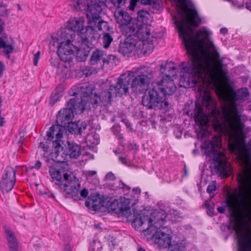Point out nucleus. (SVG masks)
Listing matches in <instances>:
<instances>
[{"mask_svg":"<svg viewBox=\"0 0 251 251\" xmlns=\"http://www.w3.org/2000/svg\"><path fill=\"white\" fill-rule=\"evenodd\" d=\"M186 7L188 11H185L186 17L177 26L179 36L182 39L190 63H223L225 58L220 56L206 30H199L196 35L193 34L192 27L200 25L201 18L195 8L189 7L186 4Z\"/></svg>","mask_w":251,"mask_h":251,"instance_id":"obj_1","label":"nucleus"},{"mask_svg":"<svg viewBox=\"0 0 251 251\" xmlns=\"http://www.w3.org/2000/svg\"><path fill=\"white\" fill-rule=\"evenodd\" d=\"M212 114L214 130L218 135L212 137L202 149H204L205 155L212 157L217 172L225 174L227 167L226 156L223 152L217 150L222 146V136L228 138L230 142H235L243 134L245 125L241 121L240 115L235 116L231 112L225 110L222 115L219 110L215 109Z\"/></svg>","mask_w":251,"mask_h":251,"instance_id":"obj_2","label":"nucleus"},{"mask_svg":"<svg viewBox=\"0 0 251 251\" xmlns=\"http://www.w3.org/2000/svg\"><path fill=\"white\" fill-rule=\"evenodd\" d=\"M194 74L189 76L187 83L190 87L201 86L207 81L213 84L223 94L230 78L226 64H192Z\"/></svg>","mask_w":251,"mask_h":251,"instance_id":"obj_3","label":"nucleus"},{"mask_svg":"<svg viewBox=\"0 0 251 251\" xmlns=\"http://www.w3.org/2000/svg\"><path fill=\"white\" fill-rule=\"evenodd\" d=\"M134 216L132 225L133 227H139L143 225L146 221L148 222V226L144 231L152 233L154 243L160 248H166L170 245L172 237L170 230L163 226L164 221L166 218V213L161 210L155 211L152 214L151 218L148 216H143L136 210H134Z\"/></svg>","mask_w":251,"mask_h":251,"instance_id":"obj_4","label":"nucleus"},{"mask_svg":"<svg viewBox=\"0 0 251 251\" xmlns=\"http://www.w3.org/2000/svg\"><path fill=\"white\" fill-rule=\"evenodd\" d=\"M238 180L239 186L236 197H227L226 204L231 214L238 208L242 215L251 221V167L239 174Z\"/></svg>","mask_w":251,"mask_h":251,"instance_id":"obj_5","label":"nucleus"},{"mask_svg":"<svg viewBox=\"0 0 251 251\" xmlns=\"http://www.w3.org/2000/svg\"><path fill=\"white\" fill-rule=\"evenodd\" d=\"M62 168L60 164L55 163L50 167L49 173L51 178L56 181L55 184L58 185L61 190L65 193L68 198L78 199L79 189L80 183L74 175L65 173L63 179L61 175Z\"/></svg>","mask_w":251,"mask_h":251,"instance_id":"obj_6","label":"nucleus"},{"mask_svg":"<svg viewBox=\"0 0 251 251\" xmlns=\"http://www.w3.org/2000/svg\"><path fill=\"white\" fill-rule=\"evenodd\" d=\"M87 105L83 100L81 103H76L75 98L71 99L67 102L66 108L61 109L56 116V122L59 128L62 127L69 129L71 127L72 120L74 117V114H80L86 109Z\"/></svg>","mask_w":251,"mask_h":251,"instance_id":"obj_7","label":"nucleus"},{"mask_svg":"<svg viewBox=\"0 0 251 251\" xmlns=\"http://www.w3.org/2000/svg\"><path fill=\"white\" fill-rule=\"evenodd\" d=\"M167 65L169 64H161L160 71L164 75L157 83V89L164 96L172 95L176 90V86L171 76L177 75V69L175 67L169 66L167 69Z\"/></svg>","mask_w":251,"mask_h":251,"instance_id":"obj_8","label":"nucleus"},{"mask_svg":"<svg viewBox=\"0 0 251 251\" xmlns=\"http://www.w3.org/2000/svg\"><path fill=\"white\" fill-rule=\"evenodd\" d=\"M106 0H78L76 9L81 12H86L87 20L91 24L95 25L94 20L100 19L103 7L106 5Z\"/></svg>","mask_w":251,"mask_h":251,"instance_id":"obj_9","label":"nucleus"},{"mask_svg":"<svg viewBox=\"0 0 251 251\" xmlns=\"http://www.w3.org/2000/svg\"><path fill=\"white\" fill-rule=\"evenodd\" d=\"M87 21L88 25L79 34L80 42L82 47L85 46L92 48L93 42L98 38L99 36L96 29L99 30H102L103 26H105L107 23L103 21L101 17H100V19L99 20L95 19L94 20L95 25L91 24L89 22V20Z\"/></svg>","mask_w":251,"mask_h":251,"instance_id":"obj_10","label":"nucleus"},{"mask_svg":"<svg viewBox=\"0 0 251 251\" xmlns=\"http://www.w3.org/2000/svg\"><path fill=\"white\" fill-rule=\"evenodd\" d=\"M228 228L235 230L238 238V251H251V229L248 226L247 229L240 227L236 223L231 226L230 225H223L222 230Z\"/></svg>","mask_w":251,"mask_h":251,"instance_id":"obj_11","label":"nucleus"},{"mask_svg":"<svg viewBox=\"0 0 251 251\" xmlns=\"http://www.w3.org/2000/svg\"><path fill=\"white\" fill-rule=\"evenodd\" d=\"M94 90V84L85 82L73 86L70 90L69 93L71 96L76 97L80 96L81 98V100L77 103H81L84 100L87 105L86 109H88L90 108V103H91V99L94 98V95H97L96 93H93Z\"/></svg>","mask_w":251,"mask_h":251,"instance_id":"obj_12","label":"nucleus"},{"mask_svg":"<svg viewBox=\"0 0 251 251\" xmlns=\"http://www.w3.org/2000/svg\"><path fill=\"white\" fill-rule=\"evenodd\" d=\"M186 114L193 117L196 124L200 128V133L202 137H204L208 132V130L206 127L208 126L209 120L203 111L202 105L199 102H196L195 109L193 111H187Z\"/></svg>","mask_w":251,"mask_h":251,"instance_id":"obj_13","label":"nucleus"},{"mask_svg":"<svg viewBox=\"0 0 251 251\" xmlns=\"http://www.w3.org/2000/svg\"><path fill=\"white\" fill-rule=\"evenodd\" d=\"M130 201L128 199L123 198L120 199L119 201L117 200H115L108 206V209L111 211H112L118 215L124 216L126 217L129 220H132L134 218V210L135 208H132V213L131 212V208L130 207ZM137 210V209H136ZM138 211V210H137Z\"/></svg>","mask_w":251,"mask_h":251,"instance_id":"obj_14","label":"nucleus"},{"mask_svg":"<svg viewBox=\"0 0 251 251\" xmlns=\"http://www.w3.org/2000/svg\"><path fill=\"white\" fill-rule=\"evenodd\" d=\"M16 171L7 166L4 170L0 181V187L3 193H8L14 187L16 181Z\"/></svg>","mask_w":251,"mask_h":251,"instance_id":"obj_15","label":"nucleus"},{"mask_svg":"<svg viewBox=\"0 0 251 251\" xmlns=\"http://www.w3.org/2000/svg\"><path fill=\"white\" fill-rule=\"evenodd\" d=\"M152 77V74L150 73L148 75L145 74L138 75L132 81L131 90L136 94L145 93L148 88Z\"/></svg>","mask_w":251,"mask_h":251,"instance_id":"obj_16","label":"nucleus"},{"mask_svg":"<svg viewBox=\"0 0 251 251\" xmlns=\"http://www.w3.org/2000/svg\"><path fill=\"white\" fill-rule=\"evenodd\" d=\"M130 80V74H123L118 78L115 85H110V90L114 92L115 97H121L128 92Z\"/></svg>","mask_w":251,"mask_h":251,"instance_id":"obj_17","label":"nucleus"},{"mask_svg":"<svg viewBox=\"0 0 251 251\" xmlns=\"http://www.w3.org/2000/svg\"><path fill=\"white\" fill-rule=\"evenodd\" d=\"M63 133V129L55 126L50 127L49 130L47 132V140L52 141V147L54 151L57 154L63 149L61 145V138L62 137Z\"/></svg>","mask_w":251,"mask_h":251,"instance_id":"obj_18","label":"nucleus"},{"mask_svg":"<svg viewBox=\"0 0 251 251\" xmlns=\"http://www.w3.org/2000/svg\"><path fill=\"white\" fill-rule=\"evenodd\" d=\"M162 101L161 95L155 87L150 90L148 95L142 97V103L148 109H155Z\"/></svg>","mask_w":251,"mask_h":251,"instance_id":"obj_19","label":"nucleus"},{"mask_svg":"<svg viewBox=\"0 0 251 251\" xmlns=\"http://www.w3.org/2000/svg\"><path fill=\"white\" fill-rule=\"evenodd\" d=\"M75 37V34L73 30L68 27L61 29L58 33V36L56 38L58 46L67 47L75 46L73 44Z\"/></svg>","mask_w":251,"mask_h":251,"instance_id":"obj_20","label":"nucleus"},{"mask_svg":"<svg viewBox=\"0 0 251 251\" xmlns=\"http://www.w3.org/2000/svg\"><path fill=\"white\" fill-rule=\"evenodd\" d=\"M115 97L114 92L110 90V86L107 90L103 91L101 92L100 96L94 95V98L91 100V104L93 106L97 105L99 102H101L104 106H107L111 104L112 98Z\"/></svg>","mask_w":251,"mask_h":251,"instance_id":"obj_21","label":"nucleus"},{"mask_svg":"<svg viewBox=\"0 0 251 251\" xmlns=\"http://www.w3.org/2000/svg\"><path fill=\"white\" fill-rule=\"evenodd\" d=\"M85 204L86 207L95 211L100 210L101 207L107 205L103 197H100V194L91 195L86 201Z\"/></svg>","mask_w":251,"mask_h":251,"instance_id":"obj_22","label":"nucleus"},{"mask_svg":"<svg viewBox=\"0 0 251 251\" xmlns=\"http://www.w3.org/2000/svg\"><path fill=\"white\" fill-rule=\"evenodd\" d=\"M57 48V54L61 60L65 63H70L75 56V46H69L68 48L58 46Z\"/></svg>","mask_w":251,"mask_h":251,"instance_id":"obj_23","label":"nucleus"},{"mask_svg":"<svg viewBox=\"0 0 251 251\" xmlns=\"http://www.w3.org/2000/svg\"><path fill=\"white\" fill-rule=\"evenodd\" d=\"M137 39L133 36L128 35L123 42H121L118 49L119 52L124 55L130 53L136 46Z\"/></svg>","mask_w":251,"mask_h":251,"instance_id":"obj_24","label":"nucleus"},{"mask_svg":"<svg viewBox=\"0 0 251 251\" xmlns=\"http://www.w3.org/2000/svg\"><path fill=\"white\" fill-rule=\"evenodd\" d=\"M114 17L116 22L121 25H126L132 19L127 12L123 10L116 11Z\"/></svg>","mask_w":251,"mask_h":251,"instance_id":"obj_25","label":"nucleus"},{"mask_svg":"<svg viewBox=\"0 0 251 251\" xmlns=\"http://www.w3.org/2000/svg\"><path fill=\"white\" fill-rule=\"evenodd\" d=\"M68 146L65 151L70 158H77L81 153L80 147L74 143L67 142Z\"/></svg>","mask_w":251,"mask_h":251,"instance_id":"obj_26","label":"nucleus"},{"mask_svg":"<svg viewBox=\"0 0 251 251\" xmlns=\"http://www.w3.org/2000/svg\"><path fill=\"white\" fill-rule=\"evenodd\" d=\"M64 88L62 85H58L52 92L50 99L49 104L50 106L53 105L57 101L59 100L64 95Z\"/></svg>","mask_w":251,"mask_h":251,"instance_id":"obj_27","label":"nucleus"},{"mask_svg":"<svg viewBox=\"0 0 251 251\" xmlns=\"http://www.w3.org/2000/svg\"><path fill=\"white\" fill-rule=\"evenodd\" d=\"M67 27L70 29L73 30L75 32L77 31L79 33V34L84 30L85 27L83 26V21L82 19H76L73 20L71 22H69Z\"/></svg>","mask_w":251,"mask_h":251,"instance_id":"obj_28","label":"nucleus"},{"mask_svg":"<svg viewBox=\"0 0 251 251\" xmlns=\"http://www.w3.org/2000/svg\"><path fill=\"white\" fill-rule=\"evenodd\" d=\"M91 47H82L81 44L79 49L77 50L76 59L78 62H85L89 55Z\"/></svg>","mask_w":251,"mask_h":251,"instance_id":"obj_29","label":"nucleus"},{"mask_svg":"<svg viewBox=\"0 0 251 251\" xmlns=\"http://www.w3.org/2000/svg\"><path fill=\"white\" fill-rule=\"evenodd\" d=\"M87 126L85 121H78L77 123H73L69 130L75 134H81L83 130H85Z\"/></svg>","mask_w":251,"mask_h":251,"instance_id":"obj_30","label":"nucleus"},{"mask_svg":"<svg viewBox=\"0 0 251 251\" xmlns=\"http://www.w3.org/2000/svg\"><path fill=\"white\" fill-rule=\"evenodd\" d=\"M75 64H68L69 67L65 64H57L56 67L58 68V72L61 73L63 76L68 77L70 75V73L75 72V70L72 69Z\"/></svg>","mask_w":251,"mask_h":251,"instance_id":"obj_31","label":"nucleus"},{"mask_svg":"<svg viewBox=\"0 0 251 251\" xmlns=\"http://www.w3.org/2000/svg\"><path fill=\"white\" fill-rule=\"evenodd\" d=\"M3 49L2 54L6 57L9 58L10 54L14 50V47L11 45L6 44L5 41L0 37V49Z\"/></svg>","mask_w":251,"mask_h":251,"instance_id":"obj_32","label":"nucleus"},{"mask_svg":"<svg viewBox=\"0 0 251 251\" xmlns=\"http://www.w3.org/2000/svg\"><path fill=\"white\" fill-rule=\"evenodd\" d=\"M136 31L134 38L143 41L147 39L150 34L149 32H148L146 26H138Z\"/></svg>","mask_w":251,"mask_h":251,"instance_id":"obj_33","label":"nucleus"},{"mask_svg":"<svg viewBox=\"0 0 251 251\" xmlns=\"http://www.w3.org/2000/svg\"><path fill=\"white\" fill-rule=\"evenodd\" d=\"M75 71L76 74L81 72L82 74L86 77L95 75L98 73V70L97 69L90 66H88L85 68L81 67L80 69H75Z\"/></svg>","mask_w":251,"mask_h":251,"instance_id":"obj_34","label":"nucleus"},{"mask_svg":"<svg viewBox=\"0 0 251 251\" xmlns=\"http://www.w3.org/2000/svg\"><path fill=\"white\" fill-rule=\"evenodd\" d=\"M154 46L152 41H144L141 48V53L144 54H150L153 50Z\"/></svg>","mask_w":251,"mask_h":251,"instance_id":"obj_35","label":"nucleus"},{"mask_svg":"<svg viewBox=\"0 0 251 251\" xmlns=\"http://www.w3.org/2000/svg\"><path fill=\"white\" fill-rule=\"evenodd\" d=\"M104 52L103 50L96 49L93 52L90 58V61L94 63L99 62L101 60L103 61V58H105V57H104Z\"/></svg>","mask_w":251,"mask_h":251,"instance_id":"obj_36","label":"nucleus"},{"mask_svg":"<svg viewBox=\"0 0 251 251\" xmlns=\"http://www.w3.org/2000/svg\"><path fill=\"white\" fill-rule=\"evenodd\" d=\"M138 26H139L137 25H131L129 23L126 25H125V29L126 33L128 34V35L133 36L134 38V36L136 34V30H137Z\"/></svg>","mask_w":251,"mask_h":251,"instance_id":"obj_37","label":"nucleus"},{"mask_svg":"<svg viewBox=\"0 0 251 251\" xmlns=\"http://www.w3.org/2000/svg\"><path fill=\"white\" fill-rule=\"evenodd\" d=\"M102 40L103 47L107 48L113 41V38L109 33H106L104 34Z\"/></svg>","mask_w":251,"mask_h":251,"instance_id":"obj_38","label":"nucleus"},{"mask_svg":"<svg viewBox=\"0 0 251 251\" xmlns=\"http://www.w3.org/2000/svg\"><path fill=\"white\" fill-rule=\"evenodd\" d=\"M168 251H182L184 247L181 243H173L168 246Z\"/></svg>","mask_w":251,"mask_h":251,"instance_id":"obj_39","label":"nucleus"},{"mask_svg":"<svg viewBox=\"0 0 251 251\" xmlns=\"http://www.w3.org/2000/svg\"><path fill=\"white\" fill-rule=\"evenodd\" d=\"M5 232L6 233V238L8 244L15 243V242H17L15 236L12 231H11L9 230H6Z\"/></svg>","mask_w":251,"mask_h":251,"instance_id":"obj_40","label":"nucleus"},{"mask_svg":"<svg viewBox=\"0 0 251 251\" xmlns=\"http://www.w3.org/2000/svg\"><path fill=\"white\" fill-rule=\"evenodd\" d=\"M205 207L207 209V213L210 216H213L214 210V204L211 202H206L205 203Z\"/></svg>","mask_w":251,"mask_h":251,"instance_id":"obj_41","label":"nucleus"},{"mask_svg":"<svg viewBox=\"0 0 251 251\" xmlns=\"http://www.w3.org/2000/svg\"><path fill=\"white\" fill-rule=\"evenodd\" d=\"M165 97V96H164V95L161 96L162 101L159 104V105L157 106V108L158 109L167 110L168 109L169 103L168 101L166 100Z\"/></svg>","mask_w":251,"mask_h":251,"instance_id":"obj_42","label":"nucleus"},{"mask_svg":"<svg viewBox=\"0 0 251 251\" xmlns=\"http://www.w3.org/2000/svg\"><path fill=\"white\" fill-rule=\"evenodd\" d=\"M8 15L7 5L4 4L3 1H0V16H4Z\"/></svg>","mask_w":251,"mask_h":251,"instance_id":"obj_43","label":"nucleus"},{"mask_svg":"<svg viewBox=\"0 0 251 251\" xmlns=\"http://www.w3.org/2000/svg\"><path fill=\"white\" fill-rule=\"evenodd\" d=\"M119 61V59L116 55L113 54H109L108 56V58H103V63H112Z\"/></svg>","mask_w":251,"mask_h":251,"instance_id":"obj_44","label":"nucleus"},{"mask_svg":"<svg viewBox=\"0 0 251 251\" xmlns=\"http://www.w3.org/2000/svg\"><path fill=\"white\" fill-rule=\"evenodd\" d=\"M239 97L242 99L246 98L249 96V90L246 87H244L241 89L239 91Z\"/></svg>","mask_w":251,"mask_h":251,"instance_id":"obj_45","label":"nucleus"},{"mask_svg":"<svg viewBox=\"0 0 251 251\" xmlns=\"http://www.w3.org/2000/svg\"><path fill=\"white\" fill-rule=\"evenodd\" d=\"M148 12L145 10H140L137 12V18L138 21H144Z\"/></svg>","mask_w":251,"mask_h":251,"instance_id":"obj_46","label":"nucleus"},{"mask_svg":"<svg viewBox=\"0 0 251 251\" xmlns=\"http://www.w3.org/2000/svg\"><path fill=\"white\" fill-rule=\"evenodd\" d=\"M8 247L9 251H18V242H15V243L8 244Z\"/></svg>","mask_w":251,"mask_h":251,"instance_id":"obj_47","label":"nucleus"},{"mask_svg":"<svg viewBox=\"0 0 251 251\" xmlns=\"http://www.w3.org/2000/svg\"><path fill=\"white\" fill-rule=\"evenodd\" d=\"M216 190V182H213L211 184L207 186L206 191L208 193L211 194L215 192Z\"/></svg>","mask_w":251,"mask_h":251,"instance_id":"obj_48","label":"nucleus"},{"mask_svg":"<svg viewBox=\"0 0 251 251\" xmlns=\"http://www.w3.org/2000/svg\"><path fill=\"white\" fill-rule=\"evenodd\" d=\"M80 188V187L79 188ZM80 193V197H82L83 198H86L87 196H88V190L86 189V188H83L80 192L79 191V193L78 194ZM75 201H78V200H80V199L79 198V197L78 196V200H75L73 198H72Z\"/></svg>","mask_w":251,"mask_h":251,"instance_id":"obj_49","label":"nucleus"},{"mask_svg":"<svg viewBox=\"0 0 251 251\" xmlns=\"http://www.w3.org/2000/svg\"><path fill=\"white\" fill-rule=\"evenodd\" d=\"M105 178L107 180L113 181L116 179V176L115 175L111 172L108 173L106 176Z\"/></svg>","mask_w":251,"mask_h":251,"instance_id":"obj_50","label":"nucleus"},{"mask_svg":"<svg viewBox=\"0 0 251 251\" xmlns=\"http://www.w3.org/2000/svg\"><path fill=\"white\" fill-rule=\"evenodd\" d=\"M115 5L120 7L125 4L126 0H111Z\"/></svg>","mask_w":251,"mask_h":251,"instance_id":"obj_51","label":"nucleus"},{"mask_svg":"<svg viewBox=\"0 0 251 251\" xmlns=\"http://www.w3.org/2000/svg\"><path fill=\"white\" fill-rule=\"evenodd\" d=\"M117 138H118V140L119 141V144L121 146L124 147L125 146L124 142L125 141V138H124V136L123 135V134H118L117 136Z\"/></svg>","mask_w":251,"mask_h":251,"instance_id":"obj_52","label":"nucleus"},{"mask_svg":"<svg viewBox=\"0 0 251 251\" xmlns=\"http://www.w3.org/2000/svg\"><path fill=\"white\" fill-rule=\"evenodd\" d=\"M137 0H131L130 1V4L128 6L129 10L130 11H133L135 9L136 5Z\"/></svg>","mask_w":251,"mask_h":251,"instance_id":"obj_53","label":"nucleus"},{"mask_svg":"<svg viewBox=\"0 0 251 251\" xmlns=\"http://www.w3.org/2000/svg\"><path fill=\"white\" fill-rule=\"evenodd\" d=\"M5 22L3 20L0 18V34L2 33L4 30Z\"/></svg>","mask_w":251,"mask_h":251,"instance_id":"obj_54","label":"nucleus"},{"mask_svg":"<svg viewBox=\"0 0 251 251\" xmlns=\"http://www.w3.org/2000/svg\"><path fill=\"white\" fill-rule=\"evenodd\" d=\"M47 142L46 143L42 142V143H40V145H39V147L40 148L43 149H44V151H45L46 152L48 151V149H49V146L47 144Z\"/></svg>","mask_w":251,"mask_h":251,"instance_id":"obj_55","label":"nucleus"},{"mask_svg":"<svg viewBox=\"0 0 251 251\" xmlns=\"http://www.w3.org/2000/svg\"><path fill=\"white\" fill-rule=\"evenodd\" d=\"M142 3L144 4H154V0H140Z\"/></svg>","mask_w":251,"mask_h":251,"instance_id":"obj_56","label":"nucleus"},{"mask_svg":"<svg viewBox=\"0 0 251 251\" xmlns=\"http://www.w3.org/2000/svg\"><path fill=\"white\" fill-rule=\"evenodd\" d=\"M119 161L126 165H129L128 162L127 161L126 158L125 157L120 156L119 157Z\"/></svg>","mask_w":251,"mask_h":251,"instance_id":"obj_57","label":"nucleus"},{"mask_svg":"<svg viewBox=\"0 0 251 251\" xmlns=\"http://www.w3.org/2000/svg\"><path fill=\"white\" fill-rule=\"evenodd\" d=\"M42 165V163L39 160H37L35 164V165L32 167H31V169H39L41 168Z\"/></svg>","mask_w":251,"mask_h":251,"instance_id":"obj_58","label":"nucleus"},{"mask_svg":"<svg viewBox=\"0 0 251 251\" xmlns=\"http://www.w3.org/2000/svg\"><path fill=\"white\" fill-rule=\"evenodd\" d=\"M40 57V51H38L34 56L33 63H38Z\"/></svg>","mask_w":251,"mask_h":251,"instance_id":"obj_59","label":"nucleus"},{"mask_svg":"<svg viewBox=\"0 0 251 251\" xmlns=\"http://www.w3.org/2000/svg\"><path fill=\"white\" fill-rule=\"evenodd\" d=\"M158 0H154L155 3L153 4H150L151 5H152L153 7L157 9H159L161 8V5L159 2H158Z\"/></svg>","mask_w":251,"mask_h":251,"instance_id":"obj_60","label":"nucleus"},{"mask_svg":"<svg viewBox=\"0 0 251 251\" xmlns=\"http://www.w3.org/2000/svg\"><path fill=\"white\" fill-rule=\"evenodd\" d=\"M5 66L4 64H0V77H1L3 71L5 70Z\"/></svg>","mask_w":251,"mask_h":251,"instance_id":"obj_61","label":"nucleus"},{"mask_svg":"<svg viewBox=\"0 0 251 251\" xmlns=\"http://www.w3.org/2000/svg\"><path fill=\"white\" fill-rule=\"evenodd\" d=\"M228 32V30L226 27H222L220 29V33L225 35Z\"/></svg>","mask_w":251,"mask_h":251,"instance_id":"obj_62","label":"nucleus"},{"mask_svg":"<svg viewBox=\"0 0 251 251\" xmlns=\"http://www.w3.org/2000/svg\"><path fill=\"white\" fill-rule=\"evenodd\" d=\"M226 208L224 206H220L218 207L217 210L220 213H224L225 211Z\"/></svg>","mask_w":251,"mask_h":251,"instance_id":"obj_63","label":"nucleus"},{"mask_svg":"<svg viewBox=\"0 0 251 251\" xmlns=\"http://www.w3.org/2000/svg\"><path fill=\"white\" fill-rule=\"evenodd\" d=\"M122 184V188L126 189L127 190H129L130 189V188L126 185V184H125L122 180H120V181Z\"/></svg>","mask_w":251,"mask_h":251,"instance_id":"obj_64","label":"nucleus"}]
</instances>
